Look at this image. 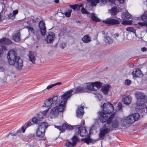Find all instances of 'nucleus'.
Masks as SVG:
<instances>
[{
	"mask_svg": "<svg viewBox=\"0 0 147 147\" xmlns=\"http://www.w3.org/2000/svg\"><path fill=\"white\" fill-rule=\"evenodd\" d=\"M103 23L108 26L111 25H117L120 24V22L119 20L114 19H110L107 20L103 22Z\"/></svg>",
	"mask_w": 147,
	"mask_h": 147,
	"instance_id": "obj_10",
	"label": "nucleus"
},
{
	"mask_svg": "<svg viewBox=\"0 0 147 147\" xmlns=\"http://www.w3.org/2000/svg\"><path fill=\"white\" fill-rule=\"evenodd\" d=\"M98 114L99 116L100 121L102 123H105L107 121V123L108 124L110 123L111 120L114 117V115H111L107 120L108 116L102 111L98 112Z\"/></svg>",
	"mask_w": 147,
	"mask_h": 147,
	"instance_id": "obj_7",
	"label": "nucleus"
},
{
	"mask_svg": "<svg viewBox=\"0 0 147 147\" xmlns=\"http://www.w3.org/2000/svg\"><path fill=\"white\" fill-rule=\"evenodd\" d=\"M72 11V10L70 9L68 10L67 11L65 12L64 13V14L65 16L67 17H69L70 16L71 13Z\"/></svg>",
	"mask_w": 147,
	"mask_h": 147,
	"instance_id": "obj_39",
	"label": "nucleus"
},
{
	"mask_svg": "<svg viewBox=\"0 0 147 147\" xmlns=\"http://www.w3.org/2000/svg\"><path fill=\"white\" fill-rule=\"evenodd\" d=\"M66 43L65 42H62L61 45L60 47L62 49H63L66 47Z\"/></svg>",
	"mask_w": 147,
	"mask_h": 147,
	"instance_id": "obj_52",
	"label": "nucleus"
},
{
	"mask_svg": "<svg viewBox=\"0 0 147 147\" xmlns=\"http://www.w3.org/2000/svg\"><path fill=\"white\" fill-rule=\"evenodd\" d=\"M119 36V34L118 33H115L112 35V37L115 39H117V38Z\"/></svg>",
	"mask_w": 147,
	"mask_h": 147,
	"instance_id": "obj_49",
	"label": "nucleus"
},
{
	"mask_svg": "<svg viewBox=\"0 0 147 147\" xmlns=\"http://www.w3.org/2000/svg\"><path fill=\"white\" fill-rule=\"evenodd\" d=\"M75 126H71L69 125H68L67 124H66V129L67 130H71L72 129L74 128V127H75Z\"/></svg>",
	"mask_w": 147,
	"mask_h": 147,
	"instance_id": "obj_45",
	"label": "nucleus"
},
{
	"mask_svg": "<svg viewBox=\"0 0 147 147\" xmlns=\"http://www.w3.org/2000/svg\"><path fill=\"white\" fill-rule=\"evenodd\" d=\"M85 92H88V90L86 89V88L81 87H77L75 89V90L74 92V93H78Z\"/></svg>",
	"mask_w": 147,
	"mask_h": 147,
	"instance_id": "obj_21",
	"label": "nucleus"
},
{
	"mask_svg": "<svg viewBox=\"0 0 147 147\" xmlns=\"http://www.w3.org/2000/svg\"><path fill=\"white\" fill-rule=\"evenodd\" d=\"M138 24L142 26H147V22H139L138 23Z\"/></svg>",
	"mask_w": 147,
	"mask_h": 147,
	"instance_id": "obj_47",
	"label": "nucleus"
},
{
	"mask_svg": "<svg viewBox=\"0 0 147 147\" xmlns=\"http://www.w3.org/2000/svg\"><path fill=\"white\" fill-rule=\"evenodd\" d=\"M109 2H111L112 4L116 5L115 1H117L120 4H123L124 3L125 0H108Z\"/></svg>",
	"mask_w": 147,
	"mask_h": 147,
	"instance_id": "obj_34",
	"label": "nucleus"
},
{
	"mask_svg": "<svg viewBox=\"0 0 147 147\" xmlns=\"http://www.w3.org/2000/svg\"><path fill=\"white\" fill-rule=\"evenodd\" d=\"M133 77H140L142 76V74L139 69H134L132 72Z\"/></svg>",
	"mask_w": 147,
	"mask_h": 147,
	"instance_id": "obj_15",
	"label": "nucleus"
},
{
	"mask_svg": "<svg viewBox=\"0 0 147 147\" xmlns=\"http://www.w3.org/2000/svg\"><path fill=\"white\" fill-rule=\"evenodd\" d=\"M82 6L83 5L82 4H81L80 5L77 4L76 10L77 11H80L81 8L82 7Z\"/></svg>",
	"mask_w": 147,
	"mask_h": 147,
	"instance_id": "obj_51",
	"label": "nucleus"
},
{
	"mask_svg": "<svg viewBox=\"0 0 147 147\" xmlns=\"http://www.w3.org/2000/svg\"><path fill=\"white\" fill-rule=\"evenodd\" d=\"M77 4H75L73 5H70V7L71 8L73 9L74 10H75L77 8Z\"/></svg>",
	"mask_w": 147,
	"mask_h": 147,
	"instance_id": "obj_53",
	"label": "nucleus"
},
{
	"mask_svg": "<svg viewBox=\"0 0 147 147\" xmlns=\"http://www.w3.org/2000/svg\"><path fill=\"white\" fill-rule=\"evenodd\" d=\"M25 129H24V127H22V132H25Z\"/></svg>",
	"mask_w": 147,
	"mask_h": 147,
	"instance_id": "obj_63",
	"label": "nucleus"
},
{
	"mask_svg": "<svg viewBox=\"0 0 147 147\" xmlns=\"http://www.w3.org/2000/svg\"><path fill=\"white\" fill-rule=\"evenodd\" d=\"M61 132H64L65 130L66 129V124H63L61 126Z\"/></svg>",
	"mask_w": 147,
	"mask_h": 147,
	"instance_id": "obj_44",
	"label": "nucleus"
},
{
	"mask_svg": "<svg viewBox=\"0 0 147 147\" xmlns=\"http://www.w3.org/2000/svg\"><path fill=\"white\" fill-rule=\"evenodd\" d=\"M139 118L140 115L138 113H135L128 116L123 120V126H125L127 124L133 123L136 121L138 120Z\"/></svg>",
	"mask_w": 147,
	"mask_h": 147,
	"instance_id": "obj_4",
	"label": "nucleus"
},
{
	"mask_svg": "<svg viewBox=\"0 0 147 147\" xmlns=\"http://www.w3.org/2000/svg\"><path fill=\"white\" fill-rule=\"evenodd\" d=\"M82 12L84 14H90V13L88 12L87 10L84 7L82 8L81 9Z\"/></svg>",
	"mask_w": 147,
	"mask_h": 147,
	"instance_id": "obj_43",
	"label": "nucleus"
},
{
	"mask_svg": "<svg viewBox=\"0 0 147 147\" xmlns=\"http://www.w3.org/2000/svg\"><path fill=\"white\" fill-rule=\"evenodd\" d=\"M98 3H100V6H103L107 2V0H98Z\"/></svg>",
	"mask_w": 147,
	"mask_h": 147,
	"instance_id": "obj_40",
	"label": "nucleus"
},
{
	"mask_svg": "<svg viewBox=\"0 0 147 147\" xmlns=\"http://www.w3.org/2000/svg\"><path fill=\"white\" fill-rule=\"evenodd\" d=\"M55 38V33L52 32H49L47 33L46 40L48 43L53 42Z\"/></svg>",
	"mask_w": 147,
	"mask_h": 147,
	"instance_id": "obj_11",
	"label": "nucleus"
},
{
	"mask_svg": "<svg viewBox=\"0 0 147 147\" xmlns=\"http://www.w3.org/2000/svg\"><path fill=\"white\" fill-rule=\"evenodd\" d=\"M118 122L117 121H115L112 123V127L113 128H116L118 127Z\"/></svg>",
	"mask_w": 147,
	"mask_h": 147,
	"instance_id": "obj_41",
	"label": "nucleus"
},
{
	"mask_svg": "<svg viewBox=\"0 0 147 147\" xmlns=\"http://www.w3.org/2000/svg\"><path fill=\"white\" fill-rule=\"evenodd\" d=\"M11 134V136H15L17 135V134L16 133H10L9 134L7 135V137L9 135Z\"/></svg>",
	"mask_w": 147,
	"mask_h": 147,
	"instance_id": "obj_60",
	"label": "nucleus"
},
{
	"mask_svg": "<svg viewBox=\"0 0 147 147\" xmlns=\"http://www.w3.org/2000/svg\"><path fill=\"white\" fill-rule=\"evenodd\" d=\"M58 97L57 96H54L53 98H49L46 100L44 102L43 107L48 108L47 109L44 111L45 114H47L48 111L50 107L52 105L56 102L57 100Z\"/></svg>",
	"mask_w": 147,
	"mask_h": 147,
	"instance_id": "obj_6",
	"label": "nucleus"
},
{
	"mask_svg": "<svg viewBox=\"0 0 147 147\" xmlns=\"http://www.w3.org/2000/svg\"><path fill=\"white\" fill-rule=\"evenodd\" d=\"M60 112L58 109V106L52 108L50 114L55 117H57Z\"/></svg>",
	"mask_w": 147,
	"mask_h": 147,
	"instance_id": "obj_17",
	"label": "nucleus"
},
{
	"mask_svg": "<svg viewBox=\"0 0 147 147\" xmlns=\"http://www.w3.org/2000/svg\"><path fill=\"white\" fill-rule=\"evenodd\" d=\"M45 131H42V130L38 129L36 131V134L37 137L40 138H43L45 135Z\"/></svg>",
	"mask_w": 147,
	"mask_h": 147,
	"instance_id": "obj_24",
	"label": "nucleus"
},
{
	"mask_svg": "<svg viewBox=\"0 0 147 147\" xmlns=\"http://www.w3.org/2000/svg\"><path fill=\"white\" fill-rule=\"evenodd\" d=\"M8 17L9 19H13L15 18V16L12 13H10L8 15Z\"/></svg>",
	"mask_w": 147,
	"mask_h": 147,
	"instance_id": "obj_48",
	"label": "nucleus"
},
{
	"mask_svg": "<svg viewBox=\"0 0 147 147\" xmlns=\"http://www.w3.org/2000/svg\"><path fill=\"white\" fill-rule=\"evenodd\" d=\"M122 24L123 25H131L132 24L131 20H123Z\"/></svg>",
	"mask_w": 147,
	"mask_h": 147,
	"instance_id": "obj_37",
	"label": "nucleus"
},
{
	"mask_svg": "<svg viewBox=\"0 0 147 147\" xmlns=\"http://www.w3.org/2000/svg\"><path fill=\"white\" fill-rule=\"evenodd\" d=\"M1 50L3 51V50L5 51L7 50V47L5 46L1 45Z\"/></svg>",
	"mask_w": 147,
	"mask_h": 147,
	"instance_id": "obj_55",
	"label": "nucleus"
},
{
	"mask_svg": "<svg viewBox=\"0 0 147 147\" xmlns=\"http://www.w3.org/2000/svg\"><path fill=\"white\" fill-rule=\"evenodd\" d=\"M72 143L73 144L76 146L77 143L78 142L79 140L78 137L76 136H74L71 139Z\"/></svg>",
	"mask_w": 147,
	"mask_h": 147,
	"instance_id": "obj_30",
	"label": "nucleus"
},
{
	"mask_svg": "<svg viewBox=\"0 0 147 147\" xmlns=\"http://www.w3.org/2000/svg\"><path fill=\"white\" fill-rule=\"evenodd\" d=\"M118 110H120L122 109V105L121 102H119L117 106Z\"/></svg>",
	"mask_w": 147,
	"mask_h": 147,
	"instance_id": "obj_54",
	"label": "nucleus"
},
{
	"mask_svg": "<svg viewBox=\"0 0 147 147\" xmlns=\"http://www.w3.org/2000/svg\"><path fill=\"white\" fill-rule=\"evenodd\" d=\"M7 58L10 65H14L15 67L18 70H20L22 69L23 61L19 56H17L15 51L12 50H10L7 54Z\"/></svg>",
	"mask_w": 147,
	"mask_h": 147,
	"instance_id": "obj_1",
	"label": "nucleus"
},
{
	"mask_svg": "<svg viewBox=\"0 0 147 147\" xmlns=\"http://www.w3.org/2000/svg\"><path fill=\"white\" fill-rule=\"evenodd\" d=\"M41 35H42L41 32V30L40 31L38 30L37 31L36 33V36L38 39L41 37Z\"/></svg>",
	"mask_w": 147,
	"mask_h": 147,
	"instance_id": "obj_42",
	"label": "nucleus"
},
{
	"mask_svg": "<svg viewBox=\"0 0 147 147\" xmlns=\"http://www.w3.org/2000/svg\"><path fill=\"white\" fill-rule=\"evenodd\" d=\"M126 30L128 32H131L136 34V30L133 27H127Z\"/></svg>",
	"mask_w": 147,
	"mask_h": 147,
	"instance_id": "obj_36",
	"label": "nucleus"
},
{
	"mask_svg": "<svg viewBox=\"0 0 147 147\" xmlns=\"http://www.w3.org/2000/svg\"><path fill=\"white\" fill-rule=\"evenodd\" d=\"M61 82H58L53 84H51L48 86L46 88V89H49L55 86L58 85H61Z\"/></svg>",
	"mask_w": 147,
	"mask_h": 147,
	"instance_id": "obj_35",
	"label": "nucleus"
},
{
	"mask_svg": "<svg viewBox=\"0 0 147 147\" xmlns=\"http://www.w3.org/2000/svg\"><path fill=\"white\" fill-rule=\"evenodd\" d=\"M87 1L88 3L87 7H88V5L95 6L98 3V0H87Z\"/></svg>",
	"mask_w": 147,
	"mask_h": 147,
	"instance_id": "obj_22",
	"label": "nucleus"
},
{
	"mask_svg": "<svg viewBox=\"0 0 147 147\" xmlns=\"http://www.w3.org/2000/svg\"><path fill=\"white\" fill-rule=\"evenodd\" d=\"M135 95L137 99L136 104L137 106H142L144 104L146 96L144 93L136 91L135 92Z\"/></svg>",
	"mask_w": 147,
	"mask_h": 147,
	"instance_id": "obj_5",
	"label": "nucleus"
},
{
	"mask_svg": "<svg viewBox=\"0 0 147 147\" xmlns=\"http://www.w3.org/2000/svg\"><path fill=\"white\" fill-rule=\"evenodd\" d=\"M78 130V133L82 136H86L88 134V132L85 127H80L79 128Z\"/></svg>",
	"mask_w": 147,
	"mask_h": 147,
	"instance_id": "obj_14",
	"label": "nucleus"
},
{
	"mask_svg": "<svg viewBox=\"0 0 147 147\" xmlns=\"http://www.w3.org/2000/svg\"><path fill=\"white\" fill-rule=\"evenodd\" d=\"M3 53V51L1 50V49L0 48V57L2 55Z\"/></svg>",
	"mask_w": 147,
	"mask_h": 147,
	"instance_id": "obj_62",
	"label": "nucleus"
},
{
	"mask_svg": "<svg viewBox=\"0 0 147 147\" xmlns=\"http://www.w3.org/2000/svg\"><path fill=\"white\" fill-rule=\"evenodd\" d=\"M18 13V11L17 10H14L13 12L12 13L13 15L15 16Z\"/></svg>",
	"mask_w": 147,
	"mask_h": 147,
	"instance_id": "obj_59",
	"label": "nucleus"
},
{
	"mask_svg": "<svg viewBox=\"0 0 147 147\" xmlns=\"http://www.w3.org/2000/svg\"><path fill=\"white\" fill-rule=\"evenodd\" d=\"M54 2L56 3H58L59 2V0H55Z\"/></svg>",
	"mask_w": 147,
	"mask_h": 147,
	"instance_id": "obj_64",
	"label": "nucleus"
},
{
	"mask_svg": "<svg viewBox=\"0 0 147 147\" xmlns=\"http://www.w3.org/2000/svg\"><path fill=\"white\" fill-rule=\"evenodd\" d=\"M39 26L42 36H45L46 33V27L45 24L43 21H40L39 24Z\"/></svg>",
	"mask_w": 147,
	"mask_h": 147,
	"instance_id": "obj_12",
	"label": "nucleus"
},
{
	"mask_svg": "<svg viewBox=\"0 0 147 147\" xmlns=\"http://www.w3.org/2000/svg\"><path fill=\"white\" fill-rule=\"evenodd\" d=\"M140 18L144 22H147V12H145L142 15Z\"/></svg>",
	"mask_w": 147,
	"mask_h": 147,
	"instance_id": "obj_33",
	"label": "nucleus"
},
{
	"mask_svg": "<svg viewBox=\"0 0 147 147\" xmlns=\"http://www.w3.org/2000/svg\"><path fill=\"white\" fill-rule=\"evenodd\" d=\"M74 90L71 89L65 92L62 95L61 98L62 100L59 102L58 106V109L60 112L65 111L66 109V104L67 100L72 95V93Z\"/></svg>",
	"mask_w": 147,
	"mask_h": 147,
	"instance_id": "obj_2",
	"label": "nucleus"
},
{
	"mask_svg": "<svg viewBox=\"0 0 147 147\" xmlns=\"http://www.w3.org/2000/svg\"><path fill=\"white\" fill-rule=\"evenodd\" d=\"M26 28L29 31H30L32 32H33V29L32 28L28 26H26Z\"/></svg>",
	"mask_w": 147,
	"mask_h": 147,
	"instance_id": "obj_56",
	"label": "nucleus"
},
{
	"mask_svg": "<svg viewBox=\"0 0 147 147\" xmlns=\"http://www.w3.org/2000/svg\"><path fill=\"white\" fill-rule=\"evenodd\" d=\"M32 125V121L31 120H30V121H28V122H27V123H26L25 124L24 127H25L26 128Z\"/></svg>",
	"mask_w": 147,
	"mask_h": 147,
	"instance_id": "obj_46",
	"label": "nucleus"
},
{
	"mask_svg": "<svg viewBox=\"0 0 147 147\" xmlns=\"http://www.w3.org/2000/svg\"><path fill=\"white\" fill-rule=\"evenodd\" d=\"M12 41L9 39L3 37L0 39V45H8L12 43Z\"/></svg>",
	"mask_w": 147,
	"mask_h": 147,
	"instance_id": "obj_19",
	"label": "nucleus"
},
{
	"mask_svg": "<svg viewBox=\"0 0 147 147\" xmlns=\"http://www.w3.org/2000/svg\"><path fill=\"white\" fill-rule=\"evenodd\" d=\"M65 146L66 147H74L75 146L73 144V143H71L70 141H67L65 144Z\"/></svg>",
	"mask_w": 147,
	"mask_h": 147,
	"instance_id": "obj_38",
	"label": "nucleus"
},
{
	"mask_svg": "<svg viewBox=\"0 0 147 147\" xmlns=\"http://www.w3.org/2000/svg\"><path fill=\"white\" fill-rule=\"evenodd\" d=\"M54 127L55 128H57L58 129H59V131H60V133L62 132L61 126L55 125Z\"/></svg>",
	"mask_w": 147,
	"mask_h": 147,
	"instance_id": "obj_57",
	"label": "nucleus"
},
{
	"mask_svg": "<svg viewBox=\"0 0 147 147\" xmlns=\"http://www.w3.org/2000/svg\"><path fill=\"white\" fill-rule=\"evenodd\" d=\"M81 141L82 142L84 141L85 143H86L87 144H88L90 143H91L92 142V140L90 138H86L82 139Z\"/></svg>",
	"mask_w": 147,
	"mask_h": 147,
	"instance_id": "obj_32",
	"label": "nucleus"
},
{
	"mask_svg": "<svg viewBox=\"0 0 147 147\" xmlns=\"http://www.w3.org/2000/svg\"><path fill=\"white\" fill-rule=\"evenodd\" d=\"M29 57L30 60L33 63H34L35 62L36 59V54L35 52H30L29 54Z\"/></svg>",
	"mask_w": 147,
	"mask_h": 147,
	"instance_id": "obj_16",
	"label": "nucleus"
},
{
	"mask_svg": "<svg viewBox=\"0 0 147 147\" xmlns=\"http://www.w3.org/2000/svg\"><path fill=\"white\" fill-rule=\"evenodd\" d=\"M141 50L143 52H145L147 51V49L145 47H142L141 48Z\"/></svg>",
	"mask_w": 147,
	"mask_h": 147,
	"instance_id": "obj_61",
	"label": "nucleus"
},
{
	"mask_svg": "<svg viewBox=\"0 0 147 147\" xmlns=\"http://www.w3.org/2000/svg\"><path fill=\"white\" fill-rule=\"evenodd\" d=\"M103 110L105 113L110 114L113 112L114 108L113 105L109 102L105 103L103 105Z\"/></svg>",
	"mask_w": 147,
	"mask_h": 147,
	"instance_id": "obj_9",
	"label": "nucleus"
},
{
	"mask_svg": "<svg viewBox=\"0 0 147 147\" xmlns=\"http://www.w3.org/2000/svg\"><path fill=\"white\" fill-rule=\"evenodd\" d=\"M91 19L94 22H100V20L98 17L95 15V13H91Z\"/></svg>",
	"mask_w": 147,
	"mask_h": 147,
	"instance_id": "obj_25",
	"label": "nucleus"
},
{
	"mask_svg": "<svg viewBox=\"0 0 147 147\" xmlns=\"http://www.w3.org/2000/svg\"><path fill=\"white\" fill-rule=\"evenodd\" d=\"M101 85L102 84L99 82L89 83L87 86L86 89L88 90H89V91H96L100 88Z\"/></svg>",
	"mask_w": 147,
	"mask_h": 147,
	"instance_id": "obj_8",
	"label": "nucleus"
},
{
	"mask_svg": "<svg viewBox=\"0 0 147 147\" xmlns=\"http://www.w3.org/2000/svg\"><path fill=\"white\" fill-rule=\"evenodd\" d=\"M54 127L55 128H57L58 129H59V131H60V133L62 132L61 126L55 125Z\"/></svg>",
	"mask_w": 147,
	"mask_h": 147,
	"instance_id": "obj_58",
	"label": "nucleus"
},
{
	"mask_svg": "<svg viewBox=\"0 0 147 147\" xmlns=\"http://www.w3.org/2000/svg\"><path fill=\"white\" fill-rule=\"evenodd\" d=\"M82 40L84 43H87L91 40V38L88 35H86L82 38Z\"/></svg>",
	"mask_w": 147,
	"mask_h": 147,
	"instance_id": "obj_23",
	"label": "nucleus"
},
{
	"mask_svg": "<svg viewBox=\"0 0 147 147\" xmlns=\"http://www.w3.org/2000/svg\"><path fill=\"white\" fill-rule=\"evenodd\" d=\"M84 106L82 105L80 107L78 108L77 110L76 111V115L78 117H80L81 116H82L84 114L83 111Z\"/></svg>",
	"mask_w": 147,
	"mask_h": 147,
	"instance_id": "obj_18",
	"label": "nucleus"
},
{
	"mask_svg": "<svg viewBox=\"0 0 147 147\" xmlns=\"http://www.w3.org/2000/svg\"><path fill=\"white\" fill-rule=\"evenodd\" d=\"M110 11L112 15H116L118 12L117 8L115 7H112L111 9L110 10Z\"/></svg>",
	"mask_w": 147,
	"mask_h": 147,
	"instance_id": "obj_29",
	"label": "nucleus"
},
{
	"mask_svg": "<svg viewBox=\"0 0 147 147\" xmlns=\"http://www.w3.org/2000/svg\"><path fill=\"white\" fill-rule=\"evenodd\" d=\"M110 88V86L109 84L103 86L102 88V91L105 95H107L108 94L109 89Z\"/></svg>",
	"mask_w": 147,
	"mask_h": 147,
	"instance_id": "obj_27",
	"label": "nucleus"
},
{
	"mask_svg": "<svg viewBox=\"0 0 147 147\" xmlns=\"http://www.w3.org/2000/svg\"><path fill=\"white\" fill-rule=\"evenodd\" d=\"M131 83V81L129 80H125V84L126 85H128Z\"/></svg>",
	"mask_w": 147,
	"mask_h": 147,
	"instance_id": "obj_50",
	"label": "nucleus"
},
{
	"mask_svg": "<svg viewBox=\"0 0 147 147\" xmlns=\"http://www.w3.org/2000/svg\"><path fill=\"white\" fill-rule=\"evenodd\" d=\"M110 131L109 129L106 128L101 130L99 134V137L100 138H102V139H104V137L105 135L108 134Z\"/></svg>",
	"mask_w": 147,
	"mask_h": 147,
	"instance_id": "obj_13",
	"label": "nucleus"
},
{
	"mask_svg": "<svg viewBox=\"0 0 147 147\" xmlns=\"http://www.w3.org/2000/svg\"><path fill=\"white\" fill-rule=\"evenodd\" d=\"M43 119V116L42 114H38L36 117L32 119V121L35 123L38 124V129L42 130V131H45L48 125L47 123L42 122Z\"/></svg>",
	"mask_w": 147,
	"mask_h": 147,
	"instance_id": "obj_3",
	"label": "nucleus"
},
{
	"mask_svg": "<svg viewBox=\"0 0 147 147\" xmlns=\"http://www.w3.org/2000/svg\"><path fill=\"white\" fill-rule=\"evenodd\" d=\"M121 17L123 20H127L131 18V15L128 13H123L121 15Z\"/></svg>",
	"mask_w": 147,
	"mask_h": 147,
	"instance_id": "obj_26",
	"label": "nucleus"
},
{
	"mask_svg": "<svg viewBox=\"0 0 147 147\" xmlns=\"http://www.w3.org/2000/svg\"><path fill=\"white\" fill-rule=\"evenodd\" d=\"M131 97L129 95H125L123 96L122 101L124 104L128 105L131 102Z\"/></svg>",
	"mask_w": 147,
	"mask_h": 147,
	"instance_id": "obj_20",
	"label": "nucleus"
},
{
	"mask_svg": "<svg viewBox=\"0 0 147 147\" xmlns=\"http://www.w3.org/2000/svg\"><path fill=\"white\" fill-rule=\"evenodd\" d=\"M105 41L107 44H111L113 42V40L110 37L107 36L105 39Z\"/></svg>",
	"mask_w": 147,
	"mask_h": 147,
	"instance_id": "obj_31",
	"label": "nucleus"
},
{
	"mask_svg": "<svg viewBox=\"0 0 147 147\" xmlns=\"http://www.w3.org/2000/svg\"><path fill=\"white\" fill-rule=\"evenodd\" d=\"M20 33L19 32L13 36V38L16 42H18L20 40Z\"/></svg>",
	"mask_w": 147,
	"mask_h": 147,
	"instance_id": "obj_28",
	"label": "nucleus"
}]
</instances>
